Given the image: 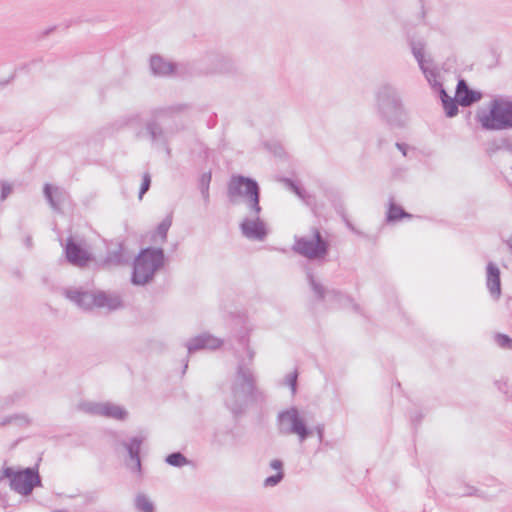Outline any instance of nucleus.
I'll use <instances>...</instances> for the list:
<instances>
[{"instance_id":"obj_34","label":"nucleus","mask_w":512,"mask_h":512,"mask_svg":"<svg viewBox=\"0 0 512 512\" xmlns=\"http://www.w3.org/2000/svg\"><path fill=\"white\" fill-rule=\"evenodd\" d=\"M172 225V216L165 217L157 226V234L161 237L162 241L167 238V233Z\"/></svg>"},{"instance_id":"obj_11","label":"nucleus","mask_w":512,"mask_h":512,"mask_svg":"<svg viewBox=\"0 0 512 512\" xmlns=\"http://www.w3.org/2000/svg\"><path fill=\"white\" fill-rule=\"evenodd\" d=\"M202 71L206 74H237L239 67L236 62L228 55L218 52H208L202 59Z\"/></svg>"},{"instance_id":"obj_18","label":"nucleus","mask_w":512,"mask_h":512,"mask_svg":"<svg viewBox=\"0 0 512 512\" xmlns=\"http://www.w3.org/2000/svg\"><path fill=\"white\" fill-rule=\"evenodd\" d=\"M486 286L491 297L498 300L501 296L500 269L493 262L486 266Z\"/></svg>"},{"instance_id":"obj_43","label":"nucleus","mask_w":512,"mask_h":512,"mask_svg":"<svg viewBox=\"0 0 512 512\" xmlns=\"http://www.w3.org/2000/svg\"><path fill=\"white\" fill-rule=\"evenodd\" d=\"M313 429V433L316 432L319 442H322L324 439V424H318Z\"/></svg>"},{"instance_id":"obj_13","label":"nucleus","mask_w":512,"mask_h":512,"mask_svg":"<svg viewBox=\"0 0 512 512\" xmlns=\"http://www.w3.org/2000/svg\"><path fill=\"white\" fill-rule=\"evenodd\" d=\"M64 251L67 261L73 266L85 267L93 260V256L84 246L72 237L66 240Z\"/></svg>"},{"instance_id":"obj_27","label":"nucleus","mask_w":512,"mask_h":512,"mask_svg":"<svg viewBox=\"0 0 512 512\" xmlns=\"http://www.w3.org/2000/svg\"><path fill=\"white\" fill-rule=\"evenodd\" d=\"M141 122H142V118H141L140 113L135 112V113L123 115L122 117H120L119 119H117L114 122V126L117 129H122L124 127L138 126L141 124Z\"/></svg>"},{"instance_id":"obj_35","label":"nucleus","mask_w":512,"mask_h":512,"mask_svg":"<svg viewBox=\"0 0 512 512\" xmlns=\"http://www.w3.org/2000/svg\"><path fill=\"white\" fill-rule=\"evenodd\" d=\"M12 422L17 423L20 426L28 425L30 423L29 418L24 414H15L13 416L6 417L0 425L10 424Z\"/></svg>"},{"instance_id":"obj_29","label":"nucleus","mask_w":512,"mask_h":512,"mask_svg":"<svg viewBox=\"0 0 512 512\" xmlns=\"http://www.w3.org/2000/svg\"><path fill=\"white\" fill-rule=\"evenodd\" d=\"M165 462L176 468L191 464V461L180 451L172 452L165 457Z\"/></svg>"},{"instance_id":"obj_4","label":"nucleus","mask_w":512,"mask_h":512,"mask_svg":"<svg viewBox=\"0 0 512 512\" xmlns=\"http://www.w3.org/2000/svg\"><path fill=\"white\" fill-rule=\"evenodd\" d=\"M165 254L162 248L146 247L140 250L133 262L131 282L136 286L150 283L155 273L164 266Z\"/></svg>"},{"instance_id":"obj_25","label":"nucleus","mask_w":512,"mask_h":512,"mask_svg":"<svg viewBox=\"0 0 512 512\" xmlns=\"http://www.w3.org/2000/svg\"><path fill=\"white\" fill-rule=\"evenodd\" d=\"M440 98L447 117H454L458 114V102L456 98H451L445 89L440 90Z\"/></svg>"},{"instance_id":"obj_37","label":"nucleus","mask_w":512,"mask_h":512,"mask_svg":"<svg viewBox=\"0 0 512 512\" xmlns=\"http://www.w3.org/2000/svg\"><path fill=\"white\" fill-rule=\"evenodd\" d=\"M297 381H298V372L295 370L292 373H289L286 376V384L290 387L292 395H295L297 392Z\"/></svg>"},{"instance_id":"obj_21","label":"nucleus","mask_w":512,"mask_h":512,"mask_svg":"<svg viewBox=\"0 0 512 512\" xmlns=\"http://www.w3.org/2000/svg\"><path fill=\"white\" fill-rule=\"evenodd\" d=\"M100 416L123 421L127 418L128 412L122 406L111 402H102Z\"/></svg>"},{"instance_id":"obj_3","label":"nucleus","mask_w":512,"mask_h":512,"mask_svg":"<svg viewBox=\"0 0 512 512\" xmlns=\"http://www.w3.org/2000/svg\"><path fill=\"white\" fill-rule=\"evenodd\" d=\"M227 196L232 204H237L239 199H244L248 213L261 214L260 186L258 182L247 176L232 175L227 184Z\"/></svg>"},{"instance_id":"obj_24","label":"nucleus","mask_w":512,"mask_h":512,"mask_svg":"<svg viewBox=\"0 0 512 512\" xmlns=\"http://www.w3.org/2000/svg\"><path fill=\"white\" fill-rule=\"evenodd\" d=\"M43 193L54 210H59V201L63 195V191L58 187H53L51 184L46 183L43 188Z\"/></svg>"},{"instance_id":"obj_52","label":"nucleus","mask_w":512,"mask_h":512,"mask_svg":"<svg viewBox=\"0 0 512 512\" xmlns=\"http://www.w3.org/2000/svg\"><path fill=\"white\" fill-rule=\"evenodd\" d=\"M420 418H421V416H420V415H416V416H415V418H412V419H413V421H419V420H420Z\"/></svg>"},{"instance_id":"obj_14","label":"nucleus","mask_w":512,"mask_h":512,"mask_svg":"<svg viewBox=\"0 0 512 512\" xmlns=\"http://www.w3.org/2000/svg\"><path fill=\"white\" fill-rule=\"evenodd\" d=\"M243 434L233 428H218L214 431L211 444L217 449L234 448L242 444Z\"/></svg>"},{"instance_id":"obj_54","label":"nucleus","mask_w":512,"mask_h":512,"mask_svg":"<svg viewBox=\"0 0 512 512\" xmlns=\"http://www.w3.org/2000/svg\"><path fill=\"white\" fill-rule=\"evenodd\" d=\"M188 367V362L186 361L185 365H184V369H183V373H185L186 369Z\"/></svg>"},{"instance_id":"obj_22","label":"nucleus","mask_w":512,"mask_h":512,"mask_svg":"<svg viewBox=\"0 0 512 512\" xmlns=\"http://www.w3.org/2000/svg\"><path fill=\"white\" fill-rule=\"evenodd\" d=\"M270 468L276 470L277 473L271 476H268L264 480V487H275L284 479V471H283V461L280 459H273L270 464Z\"/></svg>"},{"instance_id":"obj_23","label":"nucleus","mask_w":512,"mask_h":512,"mask_svg":"<svg viewBox=\"0 0 512 512\" xmlns=\"http://www.w3.org/2000/svg\"><path fill=\"white\" fill-rule=\"evenodd\" d=\"M127 260L124 257V248L122 243H117L113 249H108L104 258L105 265L119 266L126 263Z\"/></svg>"},{"instance_id":"obj_30","label":"nucleus","mask_w":512,"mask_h":512,"mask_svg":"<svg viewBox=\"0 0 512 512\" xmlns=\"http://www.w3.org/2000/svg\"><path fill=\"white\" fill-rule=\"evenodd\" d=\"M211 180L212 174L210 171L203 173L199 178V189L206 205H208L210 201L209 187Z\"/></svg>"},{"instance_id":"obj_1","label":"nucleus","mask_w":512,"mask_h":512,"mask_svg":"<svg viewBox=\"0 0 512 512\" xmlns=\"http://www.w3.org/2000/svg\"><path fill=\"white\" fill-rule=\"evenodd\" d=\"M190 109L186 103H177L151 110V117L144 127L136 131L135 137L139 140H148L151 147L165 151L168 158L172 155L171 139L185 129L182 116Z\"/></svg>"},{"instance_id":"obj_5","label":"nucleus","mask_w":512,"mask_h":512,"mask_svg":"<svg viewBox=\"0 0 512 512\" xmlns=\"http://www.w3.org/2000/svg\"><path fill=\"white\" fill-rule=\"evenodd\" d=\"M62 294L84 311H91L94 307L115 311L123 307V301L120 296L110 295L104 291L94 293L83 288H65Z\"/></svg>"},{"instance_id":"obj_28","label":"nucleus","mask_w":512,"mask_h":512,"mask_svg":"<svg viewBox=\"0 0 512 512\" xmlns=\"http://www.w3.org/2000/svg\"><path fill=\"white\" fill-rule=\"evenodd\" d=\"M283 182L285 185L294 192L301 200H303L306 204H310V200L312 196L299 184H297L294 180L290 178H284Z\"/></svg>"},{"instance_id":"obj_32","label":"nucleus","mask_w":512,"mask_h":512,"mask_svg":"<svg viewBox=\"0 0 512 512\" xmlns=\"http://www.w3.org/2000/svg\"><path fill=\"white\" fill-rule=\"evenodd\" d=\"M410 45L412 53L417 60L420 69L425 67L427 65V61L424 58V44L421 41H412Z\"/></svg>"},{"instance_id":"obj_20","label":"nucleus","mask_w":512,"mask_h":512,"mask_svg":"<svg viewBox=\"0 0 512 512\" xmlns=\"http://www.w3.org/2000/svg\"><path fill=\"white\" fill-rule=\"evenodd\" d=\"M388 110L392 121H401V116L403 115L401 101L394 91L386 87V112Z\"/></svg>"},{"instance_id":"obj_10","label":"nucleus","mask_w":512,"mask_h":512,"mask_svg":"<svg viewBox=\"0 0 512 512\" xmlns=\"http://www.w3.org/2000/svg\"><path fill=\"white\" fill-rule=\"evenodd\" d=\"M9 481L10 488L23 496L30 495L35 487L42 486L38 465L17 471L12 468Z\"/></svg>"},{"instance_id":"obj_38","label":"nucleus","mask_w":512,"mask_h":512,"mask_svg":"<svg viewBox=\"0 0 512 512\" xmlns=\"http://www.w3.org/2000/svg\"><path fill=\"white\" fill-rule=\"evenodd\" d=\"M151 186V176L148 172L143 174L142 183L139 189V199H142L143 195L149 190Z\"/></svg>"},{"instance_id":"obj_31","label":"nucleus","mask_w":512,"mask_h":512,"mask_svg":"<svg viewBox=\"0 0 512 512\" xmlns=\"http://www.w3.org/2000/svg\"><path fill=\"white\" fill-rule=\"evenodd\" d=\"M423 74L425 75V78L427 79L430 86L437 92L440 93L441 89H444L442 84L438 81V72L430 68L428 65L421 68Z\"/></svg>"},{"instance_id":"obj_51","label":"nucleus","mask_w":512,"mask_h":512,"mask_svg":"<svg viewBox=\"0 0 512 512\" xmlns=\"http://www.w3.org/2000/svg\"><path fill=\"white\" fill-rule=\"evenodd\" d=\"M496 384L498 385V389L504 392L503 386H505V384L502 385L500 382H496Z\"/></svg>"},{"instance_id":"obj_6","label":"nucleus","mask_w":512,"mask_h":512,"mask_svg":"<svg viewBox=\"0 0 512 512\" xmlns=\"http://www.w3.org/2000/svg\"><path fill=\"white\" fill-rule=\"evenodd\" d=\"M276 426L279 435H296L300 443L305 442L313 435V429L308 426L305 418L296 406L280 411L276 417Z\"/></svg>"},{"instance_id":"obj_17","label":"nucleus","mask_w":512,"mask_h":512,"mask_svg":"<svg viewBox=\"0 0 512 512\" xmlns=\"http://www.w3.org/2000/svg\"><path fill=\"white\" fill-rule=\"evenodd\" d=\"M455 98L459 105L467 107L482 99V93L469 88L464 79L458 81Z\"/></svg>"},{"instance_id":"obj_42","label":"nucleus","mask_w":512,"mask_h":512,"mask_svg":"<svg viewBox=\"0 0 512 512\" xmlns=\"http://www.w3.org/2000/svg\"><path fill=\"white\" fill-rule=\"evenodd\" d=\"M375 98H376L377 112L379 114V117L382 119L384 117V112L382 109V99H381V90L380 89L376 92Z\"/></svg>"},{"instance_id":"obj_33","label":"nucleus","mask_w":512,"mask_h":512,"mask_svg":"<svg viewBox=\"0 0 512 512\" xmlns=\"http://www.w3.org/2000/svg\"><path fill=\"white\" fill-rule=\"evenodd\" d=\"M135 507L141 512H154L155 506L144 494H138L135 498Z\"/></svg>"},{"instance_id":"obj_36","label":"nucleus","mask_w":512,"mask_h":512,"mask_svg":"<svg viewBox=\"0 0 512 512\" xmlns=\"http://www.w3.org/2000/svg\"><path fill=\"white\" fill-rule=\"evenodd\" d=\"M81 409L88 414L99 415L102 409V403L98 402H84L81 404Z\"/></svg>"},{"instance_id":"obj_44","label":"nucleus","mask_w":512,"mask_h":512,"mask_svg":"<svg viewBox=\"0 0 512 512\" xmlns=\"http://www.w3.org/2000/svg\"><path fill=\"white\" fill-rule=\"evenodd\" d=\"M11 469L12 467H6L3 470H0V481H2L5 478H8L10 480Z\"/></svg>"},{"instance_id":"obj_45","label":"nucleus","mask_w":512,"mask_h":512,"mask_svg":"<svg viewBox=\"0 0 512 512\" xmlns=\"http://www.w3.org/2000/svg\"><path fill=\"white\" fill-rule=\"evenodd\" d=\"M396 147L404 156H406L408 146L405 143H396Z\"/></svg>"},{"instance_id":"obj_46","label":"nucleus","mask_w":512,"mask_h":512,"mask_svg":"<svg viewBox=\"0 0 512 512\" xmlns=\"http://www.w3.org/2000/svg\"><path fill=\"white\" fill-rule=\"evenodd\" d=\"M341 216H342V219L343 221L345 222L346 226L352 230V231H355V228L353 227L352 223L349 221V219L347 218V216L345 215L344 212L341 213Z\"/></svg>"},{"instance_id":"obj_19","label":"nucleus","mask_w":512,"mask_h":512,"mask_svg":"<svg viewBox=\"0 0 512 512\" xmlns=\"http://www.w3.org/2000/svg\"><path fill=\"white\" fill-rule=\"evenodd\" d=\"M177 65L156 54L150 57V70L154 76L167 77L175 73Z\"/></svg>"},{"instance_id":"obj_40","label":"nucleus","mask_w":512,"mask_h":512,"mask_svg":"<svg viewBox=\"0 0 512 512\" xmlns=\"http://www.w3.org/2000/svg\"><path fill=\"white\" fill-rule=\"evenodd\" d=\"M496 343L502 348L512 349V339L505 334H497Z\"/></svg>"},{"instance_id":"obj_47","label":"nucleus","mask_w":512,"mask_h":512,"mask_svg":"<svg viewBox=\"0 0 512 512\" xmlns=\"http://www.w3.org/2000/svg\"><path fill=\"white\" fill-rule=\"evenodd\" d=\"M25 245L27 248H31L32 247V238L31 236H27L26 239H25Z\"/></svg>"},{"instance_id":"obj_48","label":"nucleus","mask_w":512,"mask_h":512,"mask_svg":"<svg viewBox=\"0 0 512 512\" xmlns=\"http://www.w3.org/2000/svg\"><path fill=\"white\" fill-rule=\"evenodd\" d=\"M506 243H507L509 249L512 252V236L507 239Z\"/></svg>"},{"instance_id":"obj_53","label":"nucleus","mask_w":512,"mask_h":512,"mask_svg":"<svg viewBox=\"0 0 512 512\" xmlns=\"http://www.w3.org/2000/svg\"><path fill=\"white\" fill-rule=\"evenodd\" d=\"M54 28H49L45 31V35H48Z\"/></svg>"},{"instance_id":"obj_7","label":"nucleus","mask_w":512,"mask_h":512,"mask_svg":"<svg viewBox=\"0 0 512 512\" xmlns=\"http://www.w3.org/2000/svg\"><path fill=\"white\" fill-rule=\"evenodd\" d=\"M478 119L486 130L512 128V100L507 97L493 99L489 105V112L479 115Z\"/></svg>"},{"instance_id":"obj_39","label":"nucleus","mask_w":512,"mask_h":512,"mask_svg":"<svg viewBox=\"0 0 512 512\" xmlns=\"http://www.w3.org/2000/svg\"><path fill=\"white\" fill-rule=\"evenodd\" d=\"M86 505L95 504L99 499L97 491H87L80 495Z\"/></svg>"},{"instance_id":"obj_49","label":"nucleus","mask_w":512,"mask_h":512,"mask_svg":"<svg viewBox=\"0 0 512 512\" xmlns=\"http://www.w3.org/2000/svg\"><path fill=\"white\" fill-rule=\"evenodd\" d=\"M503 143L505 144L507 149L512 152V144L508 143L506 140H503Z\"/></svg>"},{"instance_id":"obj_15","label":"nucleus","mask_w":512,"mask_h":512,"mask_svg":"<svg viewBox=\"0 0 512 512\" xmlns=\"http://www.w3.org/2000/svg\"><path fill=\"white\" fill-rule=\"evenodd\" d=\"M222 340L209 333H202L186 342L188 354H193L203 349L215 350L222 345Z\"/></svg>"},{"instance_id":"obj_26","label":"nucleus","mask_w":512,"mask_h":512,"mask_svg":"<svg viewBox=\"0 0 512 512\" xmlns=\"http://www.w3.org/2000/svg\"><path fill=\"white\" fill-rule=\"evenodd\" d=\"M412 214L407 213L401 206L396 205L393 202L389 204V210L386 215V222H396L401 219H411Z\"/></svg>"},{"instance_id":"obj_2","label":"nucleus","mask_w":512,"mask_h":512,"mask_svg":"<svg viewBox=\"0 0 512 512\" xmlns=\"http://www.w3.org/2000/svg\"><path fill=\"white\" fill-rule=\"evenodd\" d=\"M239 344L247 352V359H238L235 378L231 385L230 395L225 399L227 408L235 418L244 414L249 404L263 397L262 392L256 386V377L250 366L253 363L255 352L249 347V339L246 334L239 336Z\"/></svg>"},{"instance_id":"obj_8","label":"nucleus","mask_w":512,"mask_h":512,"mask_svg":"<svg viewBox=\"0 0 512 512\" xmlns=\"http://www.w3.org/2000/svg\"><path fill=\"white\" fill-rule=\"evenodd\" d=\"M311 231V238L295 236L292 250L310 260L324 259L329 253L330 244L318 228L313 227Z\"/></svg>"},{"instance_id":"obj_16","label":"nucleus","mask_w":512,"mask_h":512,"mask_svg":"<svg viewBox=\"0 0 512 512\" xmlns=\"http://www.w3.org/2000/svg\"><path fill=\"white\" fill-rule=\"evenodd\" d=\"M143 439L141 437H132L128 442H123V446L128 452L129 462L126 465L133 471L141 474L142 465L140 459V450Z\"/></svg>"},{"instance_id":"obj_41","label":"nucleus","mask_w":512,"mask_h":512,"mask_svg":"<svg viewBox=\"0 0 512 512\" xmlns=\"http://www.w3.org/2000/svg\"><path fill=\"white\" fill-rule=\"evenodd\" d=\"M0 187V201H4L11 194L12 186L6 181H1Z\"/></svg>"},{"instance_id":"obj_9","label":"nucleus","mask_w":512,"mask_h":512,"mask_svg":"<svg viewBox=\"0 0 512 512\" xmlns=\"http://www.w3.org/2000/svg\"><path fill=\"white\" fill-rule=\"evenodd\" d=\"M306 278L308 281V284L310 286V289L312 290L315 298L319 302H336V303H342L344 301L349 302L352 304V308L356 313H361V308L359 304L354 303L353 299L344 294L342 291L337 289H328L325 287L321 282H319L311 269H306Z\"/></svg>"},{"instance_id":"obj_50","label":"nucleus","mask_w":512,"mask_h":512,"mask_svg":"<svg viewBox=\"0 0 512 512\" xmlns=\"http://www.w3.org/2000/svg\"><path fill=\"white\" fill-rule=\"evenodd\" d=\"M13 274H14L15 277H17L19 279L22 277V274H21V272L19 270L14 271Z\"/></svg>"},{"instance_id":"obj_12","label":"nucleus","mask_w":512,"mask_h":512,"mask_svg":"<svg viewBox=\"0 0 512 512\" xmlns=\"http://www.w3.org/2000/svg\"><path fill=\"white\" fill-rule=\"evenodd\" d=\"M239 228L242 235L251 240L262 241L268 234L266 224L260 218V214L248 213V216L241 221Z\"/></svg>"}]
</instances>
